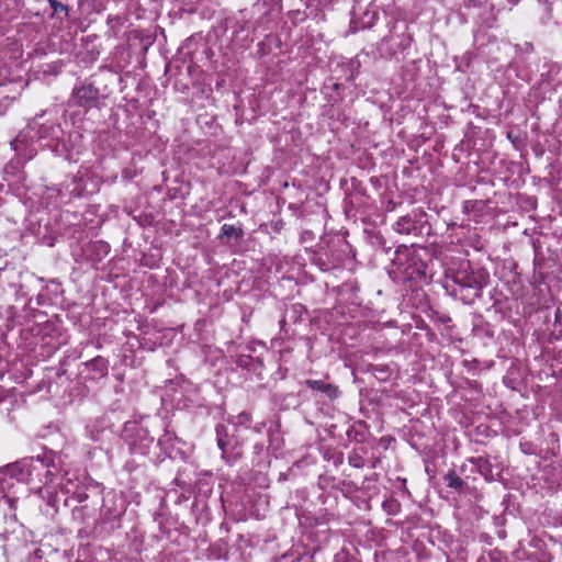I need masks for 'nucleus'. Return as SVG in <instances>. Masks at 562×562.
I'll list each match as a JSON object with an SVG mask.
<instances>
[{
	"label": "nucleus",
	"mask_w": 562,
	"mask_h": 562,
	"mask_svg": "<svg viewBox=\"0 0 562 562\" xmlns=\"http://www.w3.org/2000/svg\"><path fill=\"white\" fill-rule=\"evenodd\" d=\"M223 234L228 237H238L239 236V229H237L234 225H224Z\"/></svg>",
	"instance_id": "3"
},
{
	"label": "nucleus",
	"mask_w": 562,
	"mask_h": 562,
	"mask_svg": "<svg viewBox=\"0 0 562 562\" xmlns=\"http://www.w3.org/2000/svg\"><path fill=\"white\" fill-rule=\"evenodd\" d=\"M512 2H516L517 0H510Z\"/></svg>",
	"instance_id": "6"
},
{
	"label": "nucleus",
	"mask_w": 562,
	"mask_h": 562,
	"mask_svg": "<svg viewBox=\"0 0 562 562\" xmlns=\"http://www.w3.org/2000/svg\"><path fill=\"white\" fill-rule=\"evenodd\" d=\"M74 99L78 105L86 106L93 103L98 98V90L91 85H85L74 90Z\"/></svg>",
	"instance_id": "1"
},
{
	"label": "nucleus",
	"mask_w": 562,
	"mask_h": 562,
	"mask_svg": "<svg viewBox=\"0 0 562 562\" xmlns=\"http://www.w3.org/2000/svg\"><path fill=\"white\" fill-rule=\"evenodd\" d=\"M446 480L448 482V485L451 487L458 488L462 485V481L458 476H454L452 474L447 475Z\"/></svg>",
	"instance_id": "4"
},
{
	"label": "nucleus",
	"mask_w": 562,
	"mask_h": 562,
	"mask_svg": "<svg viewBox=\"0 0 562 562\" xmlns=\"http://www.w3.org/2000/svg\"><path fill=\"white\" fill-rule=\"evenodd\" d=\"M49 4L52 5L54 12H63L66 10V7L58 2L57 0H48Z\"/></svg>",
	"instance_id": "5"
},
{
	"label": "nucleus",
	"mask_w": 562,
	"mask_h": 562,
	"mask_svg": "<svg viewBox=\"0 0 562 562\" xmlns=\"http://www.w3.org/2000/svg\"><path fill=\"white\" fill-rule=\"evenodd\" d=\"M306 385L316 391H321L326 394L329 398H334L338 394V389L335 385L325 383L321 380H306Z\"/></svg>",
	"instance_id": "2"
}]
</instances>
